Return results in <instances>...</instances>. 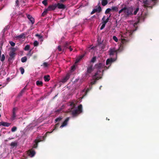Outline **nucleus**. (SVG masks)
Returning a JSON list of instances; mask_svg holds the SVG:
<instances>
[{"label":"nucleus","mask_w":159,"mask_h":159,"mask_svg":"<svg viewBox=\"0 0 159 159\" xmlns=\"http://www.w3.org/2000/svg\"><path fill=\"white\" fill-rule=\"evenodd\" d=\"M133 11L132 8L125 6L119 11L118 13L120 14L123 12L126 16L128 17L130 15H133L132 13Z\"/></svg>","instance_id":"nucleus-1"},{"label":"nucleus","mask_w":159,"mask_h":159,"mask_svg":"<svg viewBox=\"0 0 159 159\" xmlns=\"http://www.w3.org/2000/svg\"><path fill=\"white\" fill-rule=\"evenodd\" d=\"M82 112V106L80 104L78 107L77 109L73 110L71 111V114L73 117H75Z\"/></svg>","instance_id":"nucleus-2"},{"label":"nucleus","mask_w":159,"mask_h":159,"mask_svg":"<svg viewBox=\"0 0 159 159\" xmlns=\"http://www.w3.org/2000/svg\"><path fill=\"white\" fill-rule=\"evenodd\" d=\"M101 75L98 74V71L96 72L93 76V79L90 82V85L91 86L96 84L97 80L100 79L102 77L100 76Z\"/></svg>","instance_id":"nucleus-3"},{"label":"nucleus","mask_w":159,"mask_h":159,"mask_svg":"<svg viewBox=\"0 0 159 159\" xmlns=\"http://www.w3.org/2000/svg\"><path fill=\"white\" fill-rule=\"evenodd\" d=\"M93 65L92 64L89 65L87 67V70L85 75L86 76H89V74L93 70Z\"/></svg>","instance_id":"nucleus-4"},{"label":"nucleus","mask_w":159,"mask_h":159,"mask_svg":"<svg viewBox=\"0 0 159 159\" xmlns=\"http://www.w3.org/2000/svg\"><path fill=\"white\" fill-rule=\"evenodd\" d=\"M118 51V50H116L115 48H110L108 52L109 55L110 56H113L115 54L117 55V52Z\"/></svg>","instance_id":"nucleus-5"},{"label":"nucleus","mask_w":159,"mask_h":159,"mask_svg":"<svg viewBox=\"0 0 159 159\" xmlns=\"http://www.w3.org/2000/svg\"><path fill=\"white\" fill-rule=\"evenodd\" d=\"M17 110V108L14 107L13 108L12 110V114L11 116V120H14L15 119L16 117V112Z\"/></svg>","instance_id":"nucleus-6"},{"label":"nucleus","mask_w":159,"mask_h":159,"mask_svg":"<svg viewBox=\"0 0 159 159\" xmlns=\"http://www.w3.org/2000/svg\"><path fill=\"white\" fill-rule=\"evenodd\" d=\"M28 153L29 156L32 157L35 155L36 152L33 149H31L29 150Z\"/></svg>","instance_id":"nucleus-7"},{"label":"nucleus","mask_w":159,"mask_h":159,"mask_svg":"<svg viewBox=\"0 0 159 159\" xmlns=\"http://www.w3.org/2000/svg\"><path fill=\"white\" fill-rule=\"evenodd\" d=\"M70 75L69 74H67L66 76L64 77L61 80V82L62 83L66 82L69 79Z\"/></svg>","instance_id":"nucleus-8"},{"label":"nucleus","mask_w":159,"mask_h":159,"mask_svg":"<svg viewBox=\"0 0 159 159\" xmlns=\"http://www.w3.org/2000/svg\"><path fill=\"white\" fill-rule=\"evenodd\" d=\"M104 65L102 63H101L97 64L95 66V68L98 69H100L102 68H103L104 67Z\"/></svg>","instance_id":"nucleus-9"},{"label":"nucleus","mask_w":159,"mask_h":159,"mask_svg":"<svg viewBox=\"0 0 159 159\" xmlns=\"http://www.w3.org/2000/svg\"><path fill=\"white\" fill-rule=\"evenodd\" d=\"M69 117L67 118L66 120L63 122L61 125L60 127V128H62L67 125V123L69 120Z\"/></svg>","instance_id":"nucleus-10"},{"label":"nucleus","mask_w":159,"mask_h":159,"mask_svg":"<svg viewBox=\"0 0 159 159\" xmlns=\"http://www.w3.org/2000/svg\"><path fill=\"white\" fill-rule=\"evenodd\" d=\"M56 6H57V7L58 8L60 9H64L66 8V6L65 5L59 3L56 4Z\"/></svg>","instance_id":"nucleus-11"},{"label":"nucleus","mask_w":159,"mask_h":159,"mask_svg":"<svg viewBox=\"0 0 159 159\" xmlns=\"http://www.w3.org/2000/svg\"><path fill=\"white\" fill-rule=\"evenodd\" d=\"M57 7V6H56V4L50 5L48 6L47 9L48 11L54 10Z\"/></svg>","instance_id":"nucleus-12"},{"label":"nucleus","mask_w":159,"mask_h":159,"mask_svg":"<svg viewBox=\"0 0 159 159\" xmlns=\"http://www.w3.org/2000/svg\"><path fill=\"white\" fill-rule=\"evenodd\" d=\"M114 60L112 58L108 59L106 62V65H111V64L114 61Z\"/></svg>","instance_id":"nucleus-13"},{"label":"nucleus","mask_w":159,"mask_h":159,"mask_svg":"<svg viewBox=\"0 0 159 159\" xmlns=\"http://www.w3.org/2000/svg\"><path fill=\"white\" fill-rule=\"evenodd\" d=\"M9 55L10 56V57L9 58V60H11L12 59H14V57H15V53H14L13 52H10L9 53Z\"/></svg>","instance_id":"nucleus-14"},{"label":"nucleus","mask_w":159,"mask_h":159,"mask_svg":"<svg viewBox=\"0 0 159 159\" xmlns=\"http://www.w3.org/2000/svg\"><path fill=\"white\" fill-rule=\"evenodd\" d=\"M43 79L45 82H48L50 80V77L49 75H47L44 76Z\"/></svg>","instance_id":"nucleus-15"},{"label":"nucleus","mask_w":159,"mask_h":159,"mask_svg":"<svg viewBox=\"0 0 159 159\" xmlns=\"http://www.w3.org/2000/svg\"><path fill=\"white\" fill-rule=\"evenodd\" d=\"M93 10L95 12H100L102 11V8L100 6H99L98 8L94 9Z\"/></svg>","instance_id":"nucleus-16"},{"label":"nucleus","mask_w":159,"mask_h":159,"mask_svg":"<svg viewBox=\"0 0 159 159\" xmlns=\"http://www.w3.org/2000/svg\"><path fill=\"white\" fill-rule=\"evenodd\" d=\"M25 34L24 33H22L20 35L17 36L16 38L18 39L25 38Z\"/></svg>","instance_id":"nucleus-17"},{"label":"nucleus","mask_w":159,"mask_h":159,"mask_svg":"<svg viewBox=\"0 0 159 159\" xmlns=\"http://www.w3.org/2000/svg\"><path fill=\"white\" fill-rule=\"evenodd\" d=\"M70 44V42H66L63 45V47L66 48H68L69 45Z\"/></svg>","instance_id":"nucleus-18"},{"label":"nucleus","mask_w":159,"mask_h":159,"mask_svg":"<svg viewBox=\"0 0 159 159\" xmlns=\"http://www.w3.org/2000/svg\"><path fill=\"white\" fill-rule=\"evenodd\" d=\"M26 89V86L24 88L21 90L18 96H20L22 95V94L25 92V90Z\"/></svg>","instance_id":"nucleus-19"},{"label":"nucleus","mask_w":159,"mask_h":159,"mask_svg":"<svg viewBox=\"0 0 159 159\" xmlns=\"http://www.w3.org/2000/svg\"><path fill=\"white\" fill-rule=\"evenodd\" d=\"M2 125L4 126L8 127L11 124L8 122L2 121Z\"/></svg>","instance_id":"nucleus-20"},{"label":"nucleus","mask_w":159,"mask_h":159,"mask_svg":"<svg viewBox=\"0 0 159 159\" xmlns=\"http://www.w3.org/2000/svg\"><path fill=\"white\" fill-rule=\"evenodd\" d=\"M40 141L38 140H35V143L34 145L33 148H36L37 147L38 143L40 142Z\"/></svg>","instance_id":"nucleus-21"},{"label":"nucleus","mask_w":159,"mask_h":159,"mask_svg":"<svg viewBox=\"0 0 159 159\" xmlns=\"http://www.w3.org/2000/svg\"><path fill=\"white\" fill-rule=\"evenodd\" d=\"M36 84L38 86H42L43 85V83L41 81L38 80L36 82Z\"/></svg>","instance_id":"nucleus-22"},{"label":"nucleus","mask_w":159,"mask_h":159,"mask_svg":"<svg viewBox=\"0 0 159 159\" xmlns=\"http://www.w3.org/2000/svg\"><path fill=\"white\" fill-rule=\"evenodd\" d=\"M102 0V4L103 6H106L108 3V1L107 0Z\"/></svg>","instance_id":"nucleus-23"},{"label":"nucleus","mask_w":159,"mask_h":159,"mask_svg":"<svg viewBox=\"0 0 159 159\" xmlns=\"http://www.w3.org/2000/svg\"><path fill=\"white\" fill-rule=\"evenodd\" d=\"M17 142H11V143L10 145L12 147H14L15 146H16L17 145Z\"/></svg>","instance_id":"nucleus-24"},{"label":"nucleus","mask_w":159,"mask_h":159,"mask_svg":"<svg viewBox=\"0 0 159 159\" xmlns=\"http://www.w3.org/2000/svg\"><path fill=\"white\" fill-rule=\"evenodd\" d=\"M27 59L26 57H24L21 58V61L22 62H25L27 61Z\"/></svg>","instance_id":"nucleus-25"},{"label":"nucleus","mask_w":159,"mask_h":159,"mask_svg":"<svg viewBox=\"0 0 159 159\" xmlns=\"http://www.w3.org/2000/svg\"><path fill=\"white\" fill-rule=\"evenodd\" d=\"M118 7H111V10L113 11H118Z\"/></svg>","instance_id":"nucleus-26"},{"label":"nucleus","mask_w":159,"mask_h":159,"mask_svg":"<svg viewBox=\"0 0 159 159\" xmlns=\"http://www.w3.org/2000/svg\"><path fill=\"white\" fill-rule=\"evenodd\" d=\"M48 10H47V9H46L43 12V13L42 14L41 16H45L47 13V12L48 11Z\"/></svg>","instance_id":"nucleus-27"},{"label":"nucleus","mask_w":159,"mask_h":159,"mask_svg":"<svg viewBox=\"0 0 159 159\" xmlns=\"http://www.w3.org/2000/svg\"><path fill=\"white\" fill-rule=\"evenodd\" d=\"M35 36L37 37H38V38H39V39H41L42 41H43V37L42 35H39L38 34H36L35 35Z\"/></svg>","instance_id":"nucleus-28"},{"label":"nucleus","mask_w":159,"mask_h":159,"mask_svg":"<svg viewBox=\"0 0 159 159\" xmlns=\"http://www.w3.org/2000/svg\"><path fill=\"white\" fill-rule=\"evenodd\" d=\"M70 105L72 107V109L74 108L75 107V104L74 102H72L70 103Z\"/></svg>","instance_id":"nucleus-29"},{"label":"nucleus","mask_w":159,"mask_h":159,"mask_svg":"<svg viewBox=\"0 0 159 159\" xmlns=\"http://www.w3.org/2000/svg\"><path fill=\"white\" fill-rule=\"evenodd\" d=\"M48 0H44L42 2V3L45 6H47L48 5Z\"/></svg>","instance_id":"nucleus-30"},{"label":"nucleus","mask_w":159,"mask_h":159,"mask_svg":"<svg viewBox=\"0 0 159 159\" xmlns=\"http://www.w3.org/2000/svg\"><path fill=\"white\" fill-rule=\"evenodd\" d=\"M30 48V45H27L25 46V48H24V49L25 51H28L29 50Z\"/></svg>","instance_id":"nucleus-31"},{"label":"nucleus","mask_w":159,"mask_h":159,"mask_svg":"<svg viewBox=\"0 0 159 159\" xmlns=\"http://www.w3.org/2000/svg\"><path fill=\"white\" fill-rule=\"evenodd\" d=\"M17 128L16 126L13 127L11 129L12 132H14L17 130Z\"/></svg>","instance_id":"nucleus-32"},{"label":"nucleus","mask_w":159,"mask_h":159,"mask_svg":"<svg viewBox=\"0 0 159 159\" xmlns=\"http://www.w3.org/2000/svg\"><path fill=\"white\" fill-rule=\"evenodd\" d=\"M111 11V9L108 8L105 11V14H107L108 13Z\"/></svg>","instance_id":"nucleus-33"},{"label":"nucleus","mask_w":159,"mask_h":159,"mask_svg":"<svg viewBox=\"0 0 159 159\" xmlns=\"http://www.w3.org/2000/svg\"><path fill=\"white\" fill-rule=\"evenodd\" d=\"M62 119V118L61 117H58L55 120V121L56 122H57L58 121H60Z\"/></svg>","instance_id":"nucleus-34"},{"label":"nucleus","mask_w":159,"mask_h":159,"mask_svg":"<svg viewBox=\"0 0 159 159\" xmlns=\"http://www.w3.org/2000/svg\"><path fill=\"white\" fill-rule=\"evenodd\" d=\"M106 46L105 44L104 43H102L101 45V48L102 49H104L105 48Z\"/></svg>","instance_id":"nucleus-35"},{"label":"nucleus","mask_w":159,"mask_h":159,"mask_svg":"<svg viewBox=\"0 0 159 159\" xmlns=\"http://www.w3.org/2000/svg\"><path fill=\"white\" fill-rule=\"evenodd\" d=\"M20 70L21 74H23L25 71L24 69L22 67H20Z\"/></svg>","instance_id":"nucleus-36"},{"label":"nucleus","mask_w":159,"mask_h":159,"mask_svg":"<svg viewBox=\"0 0 159 159\" xmlns=\"http://www.w3.org/2000/svg\"><path fill=\"white\" fill-rule=\"evenodd\" d=\"M29 20L31 22L32 24L33 25V24L34 23V19L33 18H31L30 19H29Z\"/></svg>","instance_id":"nucleus-37"},{"label":"nucleus","mask_w":159,"mask_h":159,"mask_svg":"<svg viewBox=\"0 0 159 159\" xmlns=\"http://www.w3.org/2000/svg\"><path fill=\"white\" fill-rule=\"evenodd\" d=\"M112 38H113V39L116 42H118V39L116 36H113Z\"/></svg>","instance_id":"nucleus-38"},{"label":"nucleus","mask_w":159,"mask_h":159,"mask_svg":"<svg viewBox=\"0 0 159 159\" xmlns=\"http://www.w3.org/2000/svg\"><path fill=\"white\" fill-rule=\"evenodd\" d=\"M139 7H137L136 8V10L134 11V14L135 15L137 14V13L139 11Z\"/></svg>","instance_id":"nucleus-39"},{"label":"nucleus","mask_w":159,"mask_h":159,"mask_svg":"<svg viewBox=\"0 0 159 159\" xmlns=\"http://www.w3.org/2000/svg\"><path fill=\"white\" fill-rule=\"evenodd\" d=\"M96 57H93V58L91 59V62H93V63L96 60Z\"/></svg>","instance_id":"nucleus-40"},{"label":"nucleus","mask_w":159,"mask_h":159,"mask_svg":"<svg viewBox=\"0 0 159 159\" xmlns=\"http://www.w3.org/2000/svg\"><path fill=\"white\" fill-rule=\"evenodd\" d=\"M39 45V43L37 41H35L34 43V46H37Z\"/></svg>","instance_id":"nucleus-41"},{"label":"nucleus","mask_w":159,"mask_h":159,"mask_svg":"<svg viewBox=\"0 0 159 159\" xmlns=\"http://www.w3.org/2000/svg\"><path fill=\"white\" fill-rule=\"evenodd\" d=\"M76 66L75 65H74L71 66V70L72 71H74L75 69Z\"/></svg>","instance_id":"nucleus-42"},{"label":"nucleus","mask_w":159,"mask_h":159,"mask_svg":"<svg viewBox=\"0 0 159 159\" xmlns=\"http://www.w3.org/2000/svg\"><path fill=\"white\" fill-rule=\"evenodd\" d=\"M16 49L15 48H11V50L10 52L15 53V51H16Z\"/></svg>","instance_id":"nucleus-43"},{"label":"nucleus","mask_w":159,"mask_h":159,"mask_svg":"<svg viewBox=\"0 0 159 159\" xmlns=\"http://www.w3.org/2000/svg\"><path fill=\"white\" fill-rule=\"evenodd\" d=\"M9 43L11 45L12 47L15 46V43L12 41H10Z\"/></svg>","instance_id":"nucleus-44"},{"label":"nucleus","mask_w":159,"mask_h":159,"mask_svg":"<svg viewBox=\"0 0 159 159\" xmlns=\"http://www.w3.org/2000/svg\"><path fill=\"white\" fill-rule=\"evenodd\" d=\"M5 56L4 54H2V58L1 59V60L2 61H3L5 60Z\"/></svg>","instance_id":"nucleus-45"},{"label":"nucleus","mask_w":159,"mask_h":159,"mask_svg":"<svg viewBox=\"0 0 159 159\" xmlns=\"http://www.w3.org/2000/svg\"><path fill=\"white\" fill-rule=\"evenodd\" d=\"M32 53L31 52V50H30L27 54V55L29 57H30L32 55Z\"/></svg>","instance_id":"nucleus-46"},{"label":"nucleus","mask_w":159,"mask_h":159,"mask_svg":"<svg viewBox=\"0 0 159 159\" xmlns=\"http://www.w3.org/2000/svg\"><path fill=\"white\" fill-rule=\"evenodd\" d=\"M57 49L60 52L62 51V49L61 47V46L60 45H59L57 47Z\"/></svg>","instance_id":"nucleus-47"},{"label":"nucleus","mask_w":159,"mask_h":159,"mask_svg":"<svg viewBox=\"0 0 159 159\" xmlns=\"http://www.w3.org/2000/svg\"><path fill=\"white\" fill-rule=\"evenodd\" d=\"M43 65L44 67H46L48 66V64L47 62H44L43 63Z\"/></svg>","instance_id":"nucleus-48"},{"label":"nucleus","mask_w":159,"mask_h":159,"mask_svg":"<svg viewBox=\"0 0 159 159\" xmlns=\"http://www.w3.org/2000/svg\"><path fill=\"white\" fill-rule=\"evenodd\" d=\"M105 26V25L102 24V25L101 26V27L100 29L101 30L103 29L104 28Z\"/></svg>","instance_id":"nucleus-49"},{"label":"nucleus","mask_w":159,"mask_h":159,"mask_svg":"<svg viewBox=\"0 0 159 159\" xmlns=\"http://www.w3.org/2000/svg\"><path fill=\"white\" fill-rule=\"evenodd\" d=\"M27 17H28L29 19H30L31 18H32L33 17L31 15H27Z\"/></svg>","instance_id":"nucleus-50"},{"label":"nucleus","mask_w":159,"mask_h":159,"mask_svg":"<svg viewBox=\"0 0 159 159\" xmlns=\"http://www.w3.org/2000/svg\"><path fill=\"white\" fill-rule=\"evenodd\" d=\"M59 123H57L55 125V129H56L58 126H59Z\"/></svg>","instance_id":"nucleus-51"},{"label":"nucleus","mask_w":159,"mask_h":159,"mask_svg":"<svg viewBox=\"0 0 159 159\" xmlns=\"http://www.w3.org/2000/svg\"><path fill=\"white\" fill-rule=\"evenodd\" d=\"M80 61V59H79L78 58H77L75 61V63H77Z\"/></svg>","instance_id":"nucleus-52"},{"label":"nucleus","mask_w":159,"mask_h":159,"mask_svg":"<svg viewBox=\"0 0 159 159\" xmlns=\"http://www.w3.org/2000/svg\"><path fill=\"white\" fill-rule=\"evenodd\" d=\"M84 57V55H81L78 58L80 59V60L83 57Z\"/></svg>","instance_id":"nucleus-53"},{"label":"nucleus","mask_w":159,"mask_h":159,"mask_svg":"<svg viewBox=\"0 0 159 159\" xmlns=\"http://www.w3.org/2000/svg\"><path fill=\"white\" fill-rule=\"evenodd\" d=\"M110 16H109V17H107V19L105 20V21L106 22H107L109 20V17H110Z\"/></svg>","instance_id":"nucleus-54"},{"label":"nucleus","mask_w":159,"mask_h":159,"mask_svg":"<svg viewBox=\"0 0 159 159\" xmlns=\"http://www.w3.org/2000/svg\"><path fill=\"white\" fill-rule=\"evenodd\" d=\"M7 26H6L5 27V28H4V29L3 30L4 32H5L7 30Z\"/></svg>","instance_id":"nucleus-55"},{"label":"nucleus","mask_w":159,"mask_h":159,"mask_svg":"<svg viewBox=\"0 0 159 159\" xmlns=\"http://www.w3.org/2000/svg\"><path fill=\"white\" fill-rule=\"evenodd\" d=\"M16 4L17 6L19 4V1L18 0H16Z\"/></svg>","instance_id":"nucleus-56"},{"label":"nucleus","mask_w":159,"mask_h":159,"mask_svg":"<svg viewBox=\"0 0 159 159\" xmlns=\"http://www.w3.org/2000/svg\"><path fill=\"white\" fill-rule=\"evenodd\" d=\"M151 0L153 2L154 4H155L156 3L157 0Z\"/></svg>","instance_id":"nucleus-57"},{"label":"nucleus","mask_w":159,"mask_h":159,"mask_svg":"<svg viewBox=\"0 0 159 159\" xmlns=\"http://www.w3.org/2000/svg\"><path fill=\"white\" fill-rule=\"evenodd\" d=\"M66 48H65L64 47V48L63 49H62L61 51H62L63 52H64L66 51Z\"/></svg>","instance_id":"nucleus-58"},{"label":"nucleus","mask_w":159,"mask_h":159,"mask_svg":"<svg viewBox=\"0 0 159 159\" xmlns=\"http://www.w3.org/2000/svg\"><path fill=\"white\" fill-rule=\"evenodd\" d=\"M95 13V12L94 11L93 9V11H92L91 12V15H92V14H93L94 13Z\"/></svg>","instance_id":"nucleus-59"},{"label":"nucleus","mask_w":159,"mask_h":159,"mask_svg":"<svg viewBox=\"0 0 159 159\" xmlns=\"http://www.w3.org/2000/svg\"><path fill=\"white\" fill-rule=\"evenodd\" d=\"M107 22H106L105 20H103V22H102V24H104L105 25H106V23H107Z\"/></svg>","instance_id":"nucleus-60"},{"label":"nucleus","mask_w":159,"mask_h":159,"mask_svg":"<svg viewBox=\"0 0 159 159\" xmlns=\"http://www.w3.org/2000/svg\"><path fill=\"white\" fill-rule=\"evenodd\" d=\"M69 48L70 52L72 51L73 50L72 48H71V47L70 46H69Z\"/></svg>","instance_id":"nucleus-61"},{"label":"nucleus","mask_w":159,"mask_h":159,"mask_svg":"<svg viewBox=\"0 0 159 159\" xmlns=\"http://www.w3.org/2000/svg\"><path fill=\"white\" fill-rule=\"evenodd\" d=\"M105 16H104L102 18V21L105 20Z\"/></svg>","instance_id":"nucleus-62"},{"label":"nucleus","mask_w":159,"mask_h":159,"mask_svg":"<svg viewBox=\"0 0 159 159\" xmlns=\"http://www.w3.org/2000/svg\"><path fill=\"white\" fill-rule=\"evenodd\" d=\"M143 3L144 4H147V0H146V1H143Z\"/></svg>","instance_id":"nucleus-63"},{"label":"nucleus","mask_w":159,"mask_h":159,"mask_svg":"<svg viewBox=\"0 0 159 159\" xmlns=\"http://www.w3.org/2000/svg\"><path fill=\"white\" fill-rule=\"evenodd\" d=\"M66 0H61V1L62 2H64Z\"/></svg>","instance_id":"nucleus-64"}]
</instances>
